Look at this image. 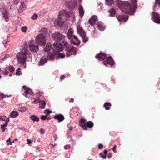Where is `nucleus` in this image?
Masks as SVG:
<instances>
[{"instance_id":"nucleus-1","label":"nucleus","mask_w":160,"mask_h":160,"mask_svg":"<svg viewBox=\"0 0 160 160\" xmlns=\"http://www.w3.org/2000/svg\"><path fill=\"white\" fill-rule=\"evenodd\" d=\"M52 39L56 43L53 44V46L55 48V51H60L62 50L63 46L65 44H67L65 41V37L62 35L58 32L54 33L52 36Z\"/></svg>"},{"instance_id":"nucleus-2","label":"nucleus","mask_w":160,"mask_h":160,"mask_svg":"<svg viewBox=\"0 0 160 160\" xmlns=\"http://www.w3.org/2000/svg\"><path fill=\"white\" fill-rule=\"evenodd\" d=\"M137 1H132L131 3L128 1H122L119 0H117L118 6L120 9H128V10H135L137 8Z\"/></svg>"},{"instance_id":"nucleus-3","label":"nucleus","mask_w":160,"mask_h":160,"mask_svg":"<svg viewBox=\"0 0 160 160\" xmlns=\"http://www.w3.org/2000/svg\"><path fill=\"white\" fill-rule=\"evenodd\" d=\"M30 53L29 51L26 49L23 50L21 52L16 55V58L19 63L22 64L25 63L27 57V56Z\"/></svg>"},{"instance_id":"nucleus-4","label":"nucleus","mask_w":160,"mask_h":160,"mask_svg":"<svg viewBox=\"0 0 160 160\" xmlns=\"http://www.w3.org/2000/svg\"><path fill=\"white\" fill-rule=\"evenodd\" d=\"M67 44H65L63 46V48H65L66 55L67 57H69L72 55H75L77 54L78 49L75 47L71 45H69L66 42Z\"/></svg>"},{"instance_id":"nucleus-5","label":"nucleus","mask_w":160,"mask_h":160,"mask_svg":"<svg viewBox=\"0 0 160 160\" xmlns=\"http://www.w3.org/2000/svg\"><path fill=\"white\" fill-rule=\"evenodd\" d=\"M85 122V119L82 118L79 121V125L84 130H86L87 129V127L89 128H92L94 126V124L93 122L91 121H88L86 124L84 123Z\"/></svg>"},{"instance_id":"nucleus-6","label":"nucleus","mask_w":160,"mask_h":160,"mask_svg":"<svg viewBox=\"0 0 160 160\" xmlns=\"http://www.w3.org/2000/svg\"><path fill=\"white\" fill-rule=\"evenodd\" d=\"M36 40L38 45L42 46L45 45L46 43L45 36L41 34H40L36 37Z\"/></svg>"},{"instance_id":"nucleus-7","label":"nucleus","mask_w":160,"mask_h":160,"mask_svg":"<svg viewBox=\"0 0 160 160\" xmlns=\"http://www.w3.org/2000/svg\"><path fill=\"white\" fill-rule=\"evenodd\" d=\"M23 89V91L22 92V94L27 98H28L30 95H32L33 92L30 88H27L25 86L22 87Z\"/></svg>"},{"instance_id":"nucleus-8","label":"nucleus","mask_w":160,"mask_h":160,"mask_svg":"<svg viewBox=\"0 0 160 160\" xmlns=\"http://www.w3.org/2000/svg\"><path fill=\"white\" fill-rule=\"evenodd\" d=\"M28 45L30 51L32 52H37L38 50V45L37 43L31 42Z\"/></svg>"},{"instance_id":"nucleus-9","label":"nucleus","mask_w":160,"mask_h":160,"mask_svg":"<svg viewBox=\"0 0 160 160\" xmlns=\"http://www.w3.org/2000/svg\"><path fill=\"white\" fill-rule=\"evenodd\" d=\"M62 14L63 16L67 18L71 17L73 15L72 11H61L59 14V17L61 16Z\"/></svg>"},{"instance_id":"nucleus-10","label":"nucleus","mask_w":160,"mask_h":160,"mask_svg":"<svg viewBox=\"0 0 160 160\" xmlns=\"http://www.w3.org/2000/svg\"><path fill=\"white\" fill-rule=\"evenodd\" d=\"M106 66L108 64H109L112 67L115 64V62L112 58L111 57H109L106 58V60L102 62Z\"/></svg>"},{"instance_id":"nucleus-11","label":"nucleus","mask_w":160,"mask_h":160,"mask_svg":"<svg viewBox=\"0 0 160 160\" xmlns=\"http://www.w3.org/2000/svg\"><path fill=\"white\" fill-rule=\"evenodd\" d=\"M152 18L153 21L156 23H160V17L157 13L153 12Z\"/></svg>"},{"instance_id":"nucleus-12","label":"nucleus","mask_w":160,"mask_h":160,"mask_svg":"<svg viewBox=\"0 0 160 160\" xmlns=\"http://www.w3.org/2000/svg\"><path fill=\"white\" fill-rule=\"evenodd\" d=\"M77 3V0L71 1L68 3L67 6L69 9H75V7Z\"/></svg>"},{"instance_id":"nucleus-13","label":"nucleus","mask_w":160,"mask_h":160,"mask_svg":"<svg viewBox=\"0 0 160 160\" xmlns=\"http://www.w3.org/2000/svg\"><path fill=\"white\" fill-rule=\"evenodd\" d=\"M55 47L52 48L54 52L52 53H49L48 59V58L50 60H53L55 58L57 57L56 56L57 55V52L59 51H55Z\"/></svg>"},{"instance_id":"nucleus-14","label":"nucleus","mask_w":160,"mask_h":160,"mask_svg":"<svg viewBox=\"0 0 160 160\" xmlns=\"http://www.w3.org/2000/svg\"><path fill=\"white\" fill-rule=\"evenodd\" d=\"M117 18L119 22H126L128 19V16L126 15H119L117 16Z\"/></svg>"},{"instance_id":"nucleus-15","label":"nucleus","mask_w":160,"mask_h":160,"mask_svg":"<svg viewBox=\"0 0 160 160\" xmlns=\"http://www.w3.org/2000/svg\"><path fill=\"white\" fill-rule=\"evenodd\" d=\"M73 39H72L70 41L71 43H72L73 44L78 46L80 43V40L78 39L76 36L74 35L73 36Z\"/></svg>"},{"instance_id":"nucleus-16","label":"nucleus","mask_w":160,"mask_h":160,"mask_svg":"<svg viewBox=\"0 0 160 160\" xmlns=\"http://www.w3.org/2000/svg\"><path fill=\"white\" fill-rule=\"evenodd\" d=\"M98 20L97 16L94 15L90 18L88 20V23L92 26L94 25Z\"/></svg>"},{"instance_id":"nucleus-17","label":"nucleus","mask_w":160,"mask_h":160,"mask_svg":"<svg viewBox=\"0 0 160 160\" xmlns=\"http://www.w3.org/2000/svg\"><path fill=\"white\" fill-rule=\"evenodd\" d=\"M106 55L104 53L100 52L97 54L96 58L100 61H103L106 58Z\"/></svg>"},{"instance_id":"nucleus-18","label":"nucleus","mask_w":160,"mask_h":160,"mask_svg":"<svg viewBox=\"0 0 160 160\" xmlns=\"http://www.w3.org/2000/svg\"><path fill=\"white\" fill-rule=\"evenodd\" d=\"M2 12L3 18H4L6 22H8V19L10 17V13L8 11H2Z\"/></svg>"},{"instance_id":"nucleus-19","label":"nucleus","mask_w":160,"mask_h":160,"mask_svg":"<svg viewBox=\"0 0 160 160\" xmlns=\"http://www.w3.org/2000/svg\"><path fill=\"white\" fill-rule=\"evenodd\" d=\"M53 118L57 119L59 122L63 121L64 119V116L62 114H58L55 115Z\"/></svg>"},{"instance_id":"nucleus-20","label":"nucleus","mask_w":160,"mask_h":160,"mask_svg":"<svg viewBox=\"0 0 160 160\" xmlns=\"http://www.w3.org/2000/svg\"><path fill=\"white\" fill-rule=\"evenodd\" d=\"M77 31L78 33H79L80 36L82 35H83V34L86 33L80 25H78V26L77 27Z\"/></svg>"},{"instance_id":"nucleus-21","label":"nucleus","mask_w":160,"mask_h":160,"mask_svg":"<svg viewBox=\"0 0 160 160\" xmlns=\"http://www.w3.org/2000/svg\"><path fill=\"white\" fill-rule=\"evenodd\" d=\"M48 58L45 57H42L38 62L39 66L43 65L47 62Z\"/></svg>"},{"instance_id":"nucleus-22","label":"nucleus","mask_w":160,"mask_h":160,"mask_svg":"<svg viewBox=\"0 0 160 160\" xmlns=\"http://www.w3.org/2000/svg\"><path fill=\"white\" fill-rule=\"evenodd\" d=\"M73 31H72L71 29H69L68 31V32L67 33V37L68 39H69L70 41L72 39H73V36L74 35H73Z\"/></svg>"},{"instance_id":"nucleus-23","label":"nucleus","mask_w":160,"mask_h":160,"mask_svg":"<svg viewBox=\"0 0 160 160\" xmlns=\"http://www.w3.org/2000/svg\"><path fill=\"white\" fill-rule=\"evenodd\" d=\"M52 46L50 43H48L46 46L44 48V50L45 52H48L51 50L52 48Z\"/></svg>"},{"instance_id":"nucleus-24","label":"nucleus","mask_w":160,"mask_h":160,"mask_svg":"<svg viewBox=\"0 0 160 160\" xmlns=\"http://www.w3.org/2000/svg\"><path fill=\"white\" fill-rule=\"evenodd\" d=\"M39 102V107L41 108L44 109L45 108L46 104L45 102L42 100H41Z\"/></svg>"},{"instance_id":"nucleus-25","label":"nucleus","mask_w":160,"mask_h":160,"mask_svg":"<svg viewBox=\"0 0 160 160\" xmlns=\"http://www.w3.org/2000/svg\"><path fill=\"white\" fill-rule=\"evenodd\" d=\"M30 118L33 121L38 122L39 121V118L34 115H31L30 117Z\"/></svg>"},{"instance_id":"nucleus-26","label":"nucleus","mask_w":160,"mask_h":160,"mask_svg":"<svg viewBox=\"0 0 160 160\" xmlns=\"http://www.w3.org/2000/svg\"><path fill=\"white\" fill-rule=\"evenodd\" d=\"M18 115V113L17 112L13 111L10 113V116L11 117L15 118Z\"/></svg>"},{"instance_id":"nucleus-27","label":"nucleus","mask_w":160,"mask_h":160,"mask_svg":"<svg viewBox=\"0 0 160 160\" xmlns=\"http://www.w3.org/2000/svg\"><path fill=\"white\" fill-rule=\"evenodd\" d=\"M104 106L106 110H109L110 109V107L111 106V104L110 103L106 102L104 103Z\"/></svg>"},{"instance_id":"nucleus-28","label":"nucleus","mask_w":160,"mask_h":160,"mask_svg":"<svg viewBox=\"0 0 160 160\" xmlns=\"http://www.w3.org/2000/svg\"><path fill=\"white\" fill-rule=\"evenodd\" d=\"M41 32L42 33L41 34H42L44 36V35H46L48 32V29L44 28H42L41 30Z\"/></svg>"},{"instance_id":"nucleus-29","label":"nucleus","mask_w":160,"mask_h":160,"mask_svg":"<svg viewBox=\"0 0 160 160\" xmlns=\"http://www.w3.org/2000/svg\"><path fill=\"white\" fill-rule=\"evenodd\" d=\"M81 36L82 37V41L84 43H86L88 41V38L86 37V33L84 34L83 35H82Z\"/></svg>"},{"instance_id":"nucleus-30","label":"nucleus","mask_w":160,"mask_h":160,"mask_svg":"<svg viewBox=\"0 0 160 160\" xmlns=\"http://www.w3.org/2000/svg\"><path fill=\"white\" fill-rule=\"evenodd\" d=\"M97 28L100 31H103V28L101 23L98 22L96 24Z\"/></svg>"},{"instance_id":"nucleus-31","label":"nucleus","mask_w":160,"mask_h":160,"mask_svg":"<svg viewBox=\"0 0 160 160\" xmlns=\"http://www.w3.org/2000/svg\"><path fill=\"white\" fill-rule=\"evenodd\" d=\"M107 152L108 151L107 150H104L103 153L101 152L99 154L100 157L104 159H105Z\"/></svg>"},{"instance_id":"nucleus-32","label":"nucleus","mask_w":160,"mask_h":160,"mask_svg":"<svg viewBox=\"0 0 160 160\" xmlns=\"http://www.w3.org/2000/svg\"><path fill=\"white\" fill-rule=\"evenodd\" d=\"M126 14H128L130 15H133L135 12V11H122Z\"/></svg>"},{"instance_id":"nucleus-33","label":"nucleus","mask_w":160,"mask_h":160,"mask_svg":"<svg viewBox=\"0 0 160 160\" xmlns=\"http://www.w3.org/2000/svg\"><path fill=\"white\" fill-rule=\"evenodd\" d=\"M115 11H109L108 13L109 16L111 17H114L115 15Z\"/></svg>"},{"instance_id":"nucleus-34","label":"nucleus","mask_w":160,"mask_h":160,"mask_svg":"<svg viewBox=\"0 0 160 160\" xmlns=\"http://www.w3.org/2000/svg\"><path fill=\"white\" fill-rule=\"evenodd\" d=\"M8 70L10 71V72L12 73L15 71V68L12 65H10L8 67Z\"/></svg>"},{"instance_id":"nucleus-35","label":"nucleus","mask_w":160,"mask_h":160,"mask_svg":"<svg viewBox=\"0 0 160 160\" xmlns=\"http://www.w3.org/2000/svg\"><path fill=\"white\" fill-rule=\"evenodd\" d=\"M105 1L107 5H111L113 3V0H105Z\"/></svg>"},{"instance_id":"nucleus-36","label":"nucleus","mask_w":160,"mask_h":160,"mask_svg":"<svg viewBox=\"0 0 160 160\" xmlns=\"http://www.w3.org/2000/svg\"><path fill=\"white\" fill-rule=\"evenodd\" d=\"M79 15L81 18H82L84 14V11H79Z\"/></svg>"},{"instance_id":"nucleus-37","label":"nucleus","mask_w":160,"mask_h":160,"mask_svg":"<svg viewBox=\"0 0 160 160\" xmlns=\"http://www.w3.org/2000/svg\"><path fill=\"white\" fill-rule=\"evenodd\" d=\"M20 69L18 68L16 70V74L17 75H20L22 74L21 73H20Z\"/></svg>"},{"instance_id":"nucleus-38","label":"nucleus","mask_w":160,"mask_h":160,"mask_svg":"<svg viewBox=\"0 0 160 160\" xmlns=\"http://www.w3.org/2000/svg\"><path fill=\"white\" fill-rule=\"evenodd\" d=\"M38 17V15L36 13H34L33 15L31 17V18L33 20H35L37 19Z\"/></svg>"},{"instance_id":"nucleus-39","label":"nucleus","mask_w":160,"mask_h":160,"mask_svg":"<svg viewBox=\"0 0 160 160\" xmlns=\"http://www.w3.org/2000/svg\"><path fill=\"white\" fill-rule=\"evenodd\" d=\"M28 30L27 27L25 26L21 28V30L22 31L24 32H26Z\"/></svg>"},{"instance_id":"nucleus-40","label":"nucleus","mask_w":160,"mask_h":160,"mask_svg":"<svg viewBox=\"0 0 160 160\" xmlns=\"http://www.w3.org/2000/svg\"><path fill=\"white\" fill-rule=\"evenodd\" d=\"M155 6L157 5L158 7H160V0H156Z\"/></svg>"},{"instance_id":"nucleus-41","label":"nucleus","mask_w":160,"mask_h":160,"mask_svg":"<svg viewBox=\"0 0 160 160\" xmlns=\"http://www.w3.org/2000/svg\"><path fill=\"white\" fill-rule=\"evenodd\" d=\"M58 56L62 58H64L65 55L64 54L62 53H59Z\"/></svg>"},{"instance_id":"nucleus-42","label":"nucleus","mask_w":160,"mask_h":160,"mask_svg":"<svg viewBox=\"0 0 160 160\" xmlns=\"http://www.w3.org/2000/svg\"><path fill=\"white\" fill-rule=\"evenodd\" d=\"M6 95H5L3 93H1L0 94V98L2 99L3 98H6Z\"/></svg>"},{"instance_id":"nucleus-43","label":"nucleus","mask_w":160,"mask_h":160,"mask_svg":"<svg viewBox=\"0 0 160 160\" xmlns=\"http://www.w3.org/2000/svg\"><path fill=\"white\" fill-rule=\"evenodd\" d=\"M8 123L7 122H5L3 124L1 125V128H5L7 126Z\"/></svg>"},{"instance_id":"nucleus-44","label":"nucleus","mask_w":160,"mask_h":160,"mask_svg":"<svg viewBox=\"0 0 160 160\" xmlns=\"http://www.w3.org/2000/svg\"><path fill=\"white\" fill-rule=\"evenodd\" d=\"M47 118V115L46 116L42 115L41 117V119L43 120H45Z\"/></svg>"},{"instance_id":"nucleus-45","label":"nucleus","mask_w":160,"mask_h":160,"mask_svg":"<svg viewBox=\"0 0 160 160\" xmlns=\"http://www.w3.org/2000/svg\"><path fill=\"white\" fill-rule=\"evenodd\" d=\"M2 74L3 75H8L9 74V72L6 69H5V72H3L2 71Z\"/></svg>"},{"instance_id":"nucleus-46","label":"nucleus","mask_w":160,"mask_h":160,"mask_svg":"<svg viewBox=\"0 0 160 160\" xmlns=\"http://www.w3.org/2000/svg\"><path fill=\"white\" fill-rule=\"evenodd\" d=\"M10 139L9 138L8 140H7L6 141V142H8L7 143V145H11L12 144V142L10 141Z\"/></svg>"},{"instance_id":"nucleus-47","label":"nucleus","mask_w":160,"mask_h":160,"mask_svg":"<svg viewBox=\"0 0 160 160\" xmlns=\"http://www.w3.org/2000/svg\"><path fill=\"white\" fill-rule=\"evenodd\" d=\"M52 112H50L49 110L48 109L45 110L44 111V113H47V114H49Z\"/></svg>"},{"instance_id":"nucleus-48","label":"nucleus","mask_w":160,"mask_h":160,"mask_svg":"<svg viewBox=\"0 0 160 160\" xmlns=\"http://www.w3.org/2000/svg\"><path fill=\"white\" fill-rule=\"evenodd\" d=\"M117 147V146L116 145H115L113 147V148H112V150L115 153H116L117 152V151L116 150V148Z\"/></svg>"},{"instance_id":"nucleus-49","label":"nucleus","mask_w":160,"mask_h":160,"mask_svg":"<svg viewBox=\"0 0 160 160\" xmlns=\"http://www.w3.org/2000/svg\"><path fill=\"white\" fill-rule=\"evenodd\" d=\"M63 22H61L59 21H58V24L60 26H62L63 24Z\"/></svg>"},{"instance_id":"nucleus-50","label":"nucleus","mask_w":160,"mask_h":160,"mask_svg":"<svg viewBox=\"0 0 160 160\" xmlns=\"http://www.w3.org/2000/svg\"><path fill=\"white\" fill-rule=\"evenodd\" d=\"M6 117L5 116H3L2 117L1 120L5 121H6Z\"/></svg>"},{"instance_id":"nucleus-51","label":"nucleus","mask_w":160,"mask_h":160,"mask_svg":"<svg viewBox=\"0 0 160 160\" xmlns=\"http://www.w3.org/2000/svg\"><path fill=\"white\" fill-rule=\"evenodd\" d=\"M112 153L111 152H109L108 154L107 157L108 158H111V157H112Z\"/></svg>"},{"instance_id":"nucleus-52","label":"nucleus","mask_w":160,"mask_h":160,"mask_svg":"<svg viewBox=\"0 0 160 160\" xmlns=\"http://www.w3.org/2000/svg\"><path fill=\"white\" fill-rule=\"evenodd\" d=\"M70 145H66L64 146V148L65 149H67L68 148H70Z\"/></svg>"},{"instance_id":"nucleus-53","label":"nucleus","mask_w":160,"mask_h":160,"mask_svg":"<svg viewBox=\"0 0 160 160\" xmlns=\"http://www.w3.org/2000/svg\"><path fill=\"white\" fill-rule=\"evenodd\" d=\"M13 1L15 4L17 5L19 2V0H13Z\"/></svg>"},{"instance_id":"nucleus-54","label":"nucleus","mask_w":160,"mask_h":160,"mask_svg":"<svg viewBox=\"0 0 160 160\" xmlns=\"http://www.w3.org/2000/svg\"><path fill=\"white\" fill-rule=\"evenodd\" d=\"M40 132L42 134H43L44 133V132H45L44 130L42 128L40 129Z\"/></svg>"},{"instance_id":"nucleus-55","label":"nucleus","mask_w":160,"mask_h":160,"mask_svg":"<svg viewBox=\"0 0 160 160\" xmlns=\"http://www.w3.org/2000/svg\"><path fill=\"white\" fill-rule=\"evenodd\" d=\"M78 9V10H83V7L81 5H79Z\"/></svg>"},{"instance_id":"nucleus-56","label":"nucleus","mask_w":160,"mask_h":160,"mask_svg":"<svg viewBox=\"0 0 160 160\" xmlns=\"http://www.w3.org/2000/svg\"><path fill=\"white\" fill-rule=\"evenodd\" d=\"M103 147V145L102 144H99L98 145V148L99 149H102V148Z\"/></svg>"},{"instance_id":"nucleus-57","label":"nucleus","mask_w":160,"mask_h":160,"mask_svg":"<svg viewBox=\"0 0 160 160\" xmlns=\"http://www.w3.org/2000/svg\"><path fill=\"white\" fill-rule=\"evenodd\" d=\"M65 78V76L64 75H62L60 77V79L62 80L63 79Z\"/></svg>"},{"instance_id":"nucleus-58","label":"nucleus","mask_w":160,"mask_h":160,"mask_svg":"<svg viewBox=\"0 0 160 160\" xmlns=\"http://www.w3.org/2000/svg\"><path fill=\"white\" fill-rule=\"evenodd\" d=\"M32 99H33V100H34L32 102V103H37V102H36V101H37V99H36L35 98H33L32 99Z\"/></svg>"},{"instance_id":"nucleus-59","label":"nucleus","mask_w":160,"mask_h":160,"mask_svg":"<svg viewBox=\"0 0 160 160\" xmlns=\"http://www.w3.org/2000/svg\"><path fill=\"white\" fill-rule=\"evenodd\" d=\"M32 142V141L29 139H27V143L28 144H30Z\"/></svg>"},{"instance_id":"nucleus-60","label":"nucleus","mask_w":160,"mask_h":160,"mask_svg":"<svg viewBox=\"0 0 160 160\" xmlns=\"http://www.w3.org/2000/svg\"><path fill=\"white\" fill-rule=\"evenodd\" d=\"M9 121H10V119H9V118H6V122H7L8 123L9 122Z\"/></svg>"},{"instance_id":"nucleus-61","label":"nucleus","mask_w":160,"mask_h":160,"mask_svg":"<svg viewBox=\"0 0 160 160\" xmlns=\"http://www.w3.org/2000/svg\"><path fill=\"white\" fill-rule=\"evenodd\" d=\"M1 128L2 129V132H4L5 130V128Z\"/></svg>"},{"instance_id":"nucleus-62","label":"nucleus","mask_w":160,"mask_h":160,"mask_svg":"<svg viewBox=\"0 0 160 160\" xmlns=\"http://www.w3.org/2000/svg\"><path fill=\"white\" fill-rule=\"evenodd\" d=\"M74 99L72 98L70 99L69 102H74Z\"/></svg>"},{"instance_id":"nucleus-63","label":"nucleus","mask_w":160,"mask_h":160,"mask_svg":"<svg viewBox=\"0 0 160 160\" xmlns=\"http://www.w3.org/2000/svg\"><path fill=\"white\" fill-rule=\"evenodd\" d=\"M54 140H55V141L56 140V138H57V135H54Z\"/></svg>"},{"instance_id":"nucleus-64","label":"nucleus","mask_w":160,"mask_h":160,"mask_svg":"<svg viewBox=\"0 0 160 160\" xmlns=\"http://www.w3.org/2000/svg\"><path fill=\"white\" fill-rule=\"evenodd\" d=\"M73 129V127H71L70 128L69 130L70 131H71Z\"/></svg>"}]
</instances>
